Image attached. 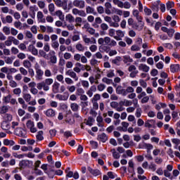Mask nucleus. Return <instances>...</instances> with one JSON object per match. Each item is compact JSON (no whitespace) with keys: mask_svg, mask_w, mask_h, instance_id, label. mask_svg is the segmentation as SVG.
<instances>
[{"mask_svg":"<svg viewBox=\"0 0 180 180\" xmlns=\"http://www.w3.org/2000/svg\"><path fill=\"white\" fill-rule=\"evenodd\" d=\"M98 43L100 44L99 51L101 53H109V51L110 50L109 46L115 47L117 46V42H116L115 39H110L109 37L99 38L98 39Z\"/></svg>","mask_w":180,"mask_h":180,"instance_id":"nucleus-1","label":"nucleus"},{"mask_svg":"<svg viewBox=\"0 0 180 180\" xmlns=\"http://www.w3.org/2000/svg\"><path fill=\"white\" fill-rule=\"evenodd\" d=\"M54 80L51 78H46L44 81L37 83V88L39 91L44 89L45 92L50 91V85H53Z\"/></svg>","mask_w":180,"mask_h":180,"instance_id":"nucleus-2","label":"nucleus"},{"mask_svg":"<svg viewBox=\"0 0 180 180\" xmlns=\"http://www.w3.org/2000/svg\"><path fill=\"white\" fill-rule=\"evenodd\" d=\"M112 3L114 5H117L118 8H124V9H130L131 8V4L129 1L123 3V1L120 0H112Z\"/></svg>","mask_w":180,"mask_h":180,"instance_id":"nucleus-3","label":"nucleus"},{"mask_svg":"<svg viewBox=\"0 0 180 180\" xmlns=\"http://www.w3.org/2000/svg\"><path fill=\"white\" fill-rule=\"evenodd\" d=\"M12 43L15 44V46H19V40L15 38L13 36H8L7 39L4 41V45L7 47H11L12 46Z\"/></svg>","mask_w":180,"mask_h":180,"instance_id":"nucleus-4","label":"nucleus"},{"mask_svg":"<svg viewBox=\"0 0 180 180\" xmlns=\"http://www.w3.org/2000/svg\"><path fill=\"white\" fill-rule=\"evenodd\" d=\"M53 2H55V5H56L58 8H62L63 11H70L67 0H53Z\"/></svg>","mask_w":180,"mask_h":180,"instance_id":"nucleus-5","label":"nucleus"},{"mask_svg":"<svg viewBox=\"0 0 180 180\" xmlns=\"http://www.w3.org/2000/svg\"><path fill=\"white\" fill-rule=\"evenodd\" d=\"M34 70L36 72L35 78L37 81H41L43 79V75H44V72L40 68L39 65L34 66Z\"/></svg>","mask_w":180,"mask_h":180,"instance_id":"nucleus-6","label":"nucleus"},{"mask_svg":"<svg viewBox=\"0 0 180 180\" xmlns=\"http://www.w3.org/2000/svg\"><path fill=\"white\" fill-rule=\"evenodd\" d=\"M110 106L112 109H115L117 112H123V110H124V108H123V105H120L119 103L116 101H112L110 103Z\"/></svg>","mask_w":180,"mask_h":180,"instance_id":"nucleus-7","label":"nucleus"},{"mask_svg":"<svg viewBox=\"0 0 180 180\" xmlns=\"http://www.w3.org/2000/svg\"><path fill=\"white\" fill-rule=\"evenodd\" d=\"M73 6L79 8V9H84L85 8V1L84 0H74L72 3Z\"/></svg>","mask_w":180,"mask_h":180,"instance_id":"nucleus-8","label":"nucleus"},{"mask_svg":"<svg viewBox=\"0 0 180 180\" xmlns=\"http://www.w3.org/2000/svg\"><path fill=\"white\" fill-rule=\"evenodd\" d=\"M116 35L114 37V39L117 41L122 40L124 37V32L122 30H117L115 31Z\"/></svg>","mask_w":180,"mask_h":180,"instance_id":"nucleus-9","label":"nucleus"},{"mask_svg":"<svg viewBox=\"0 0 180 180\" xmlns=\"http://www.w3.org/2000/svg\"><path fill=\"white\" fill-rule=\"evenodd\" d=\"M49 54L50 63L51 64H57V56H56V51H51Z\"/></svg>","mask_w":180,"mask_h":180,"instance_id":"nucleus-10","label":"nucleus"},{"mask_svg":"<svg viewBox=\"0 0 180 180\" xmlns=\"http://www.w3.org/2000/svg\"><path fill=\"white\" fill-rule=\"evenodd\" d=\"M15 134L19 137H25V136H26V130L22 127H18L15 129Z\"/></svg>","mask_w":180,"mask_h":180,"instance_id":"nucleus-11","label":"nucleus"},{"mask_svg":"<svg viewBox=\"0 0 180 180\" xmlns=\"http://www.w3.org/2000/svg\"><path fill=\"white\" fill-rule=\"evenodd\" d=\"M72 13L73 15H79V16H82V18H85L86 16V13H85L83 10H79L78 8H73L72 10Z\"/></svg>","mask_w":180,"mask_h":180,"instance_id":"nucleus-12","label":"nucleus"},{"mask_svg":"<svg viewBox=\"0 0 180 180\" xmlns=\"http://www.w3.org/2000/svg\"><path fill=\"white\" fill-rule=\"evenodd\" d=\"M33 164L32 161L22 160L19 163V167L22 168H26V167H30Z\"/></svg>","mask_w":180,"mask_h":180,"instance_id":"nucleus-13","label":"nucleus"},{"mask_svg":"<svg viewBox=\"0 0 180 180\" xmlns=\"http://www.w3.org/2000/svg\"><path fill=\"white\" fill-rule=\"evenodd\" d=\"M37 18L39 23H46V18H44V14H43V12L38 11Z\"/></svg>","mask_w":180,"mask_h":180,"instance_id":"nucleus-14","label":"nucleus"},{"mask_svg":"<svg viewBox=\"0 0 180 180\" xmlns=\"http://www.w3.org/2000/svg\"><path fill=\"white\" fill-rule=\"evenodd\" d=\"M65 75H68L69 77L75 79V81H78V76H77V73L74 72L72 70H68L65 72Z\"/></svg>","mask_w":180,"mask_h":180,"instance_id":"nucleus-15","label":"nucleus"},{"mask_svg":"<svg viewBox=\"0 0 180 180\" xmlns=\"http://www.w3.org/2000/svg\"><path fill=\"white\" fill-rule=\"evenodd\" d=\"M1 153H3L4 158H11V153L8 152V148L6 146H2L0 149Z\"/></svg>","mask_w":180,"mask_h":180,"instance_id":"nucleus-16","label":"nucleus"},{"mask_svg":"<svg viewBox=\"0 0 180 180\" xmlns=\"http://www.w3.org/2000/svg\"><path fill=\"white\" fill-rule=\"evenodd\" d=\"M116 93L118 95H122V96H126V89L123 88L122 86H118L116 89Z\"/></svg>","mask_w":180,"mask_h":180,"instance_id":"nucleus-17","label":"nucleus"},{"mask_svg":"<svg viewBox=\"0 0 180 180\" xmlns=\"http://www.w3.org/2000/svg\"><path fill=\"white\" fill-rule=\"evenodd\" d=\"M98 140L102 143H106V141H108V135L105 133H102L98 136Z\"/></svg>","mask_w":180,"mask_h":180,"instance_id":"nucleus-18","label":"nucleus"},{"mask_svg":"<svg viewBox=\"0 0 180 180\" xmlns=\"http://www.w3.org/2000/svg\"><path fill=\"white\" fill-rule=\"evenodd\" d=\"M4 146H9V147H13L15 146V142L13 140H9L8 139H4L3 141Z\"/></svg>","mask_w":180,"mask_h":180,"instance_id":"nucleus-19","label":"nucleus"},{"mask_svg":"<svg viewBox=\"0 0 180 180\" xmlns=\"http://www.w3.org/2000/svg\"><path fill=\"white\" fill-rule=\"evenodd\" d=\"M132 27L134 29H135V30H139V32L141 31L143 27H144V22H139V24L136 23L134 24V25L132 26Z\"/></svg>","mask_w":180,"mask_h":180,"instance_id":"nucleus-20","label":"nucleus"},{"mask_svg":"<svg viewBox=\"0 0 180 180\" xmlns=\"http://www.w3.org/2000/svg\"><path fill=\"white\" fill-rule=\"evenodd\" d=\"M52 91L53 94H58V91H60V83L57 82H54L52 86Z\"/></svg>","mask_w":180,"mask_h":180,"instance_id":"nucleus-21","label":"nucleus"},{"mask_svg":"<svg viewBox=\"0 0 180 180\" xmlns=\"http://www.w3.org/2000/svg\"><path fill=\"white\" fill-rule=\"evenodd\" d=\"M75 27H81L82 26V18L76 17L75 19Z\"/></svg>","mask_w":180,"mask_h":180,"instance_id":"nucleus-22","label":"nucleus"},{"mask_svg":"<svg viewBox=\"0 0 180 180\" xmlns=\"http://www.w3.org/2000/svg\"><path fill=\"white\" fill-rule=\"evenodd\" d=\"M1 11L2 13H10V15H12L13 13V10L9 9V7L6 6L1 7Z\"/></svg>","mask_w":180,"mask_h":180,"instance_id":"nucleus-23","label":"nucleus"},{"mask_svg":"<svg viewBox=\"0 0 180 180\" xmlns=\"http://www.w3.org/2000/svg\"><path fill=\"white\" fill-rule=\"evenodd\" d=\"M45 115L48 117H54V116H56V111L51 108H49L45 112Z\"/></svg>","mask_w":180,"mask_h":180,"instance_id":"nucleus-24","label":"nucleus"},{"mask_svg":"<svg viewBox=\"0 0 180 180\" xmlns=\"http://www.w3.org/2000/svg\"><path fill=\"white\" fill-rule=\"evenodd\" d=\"M55 16H58V18L60 19V20H64L65 19V17L64 16V14L63 13V11L61 10H58L55 12L54 14Z\"/></svg>","mask_w":180,"mask_h":180,"instance_id":"nucleus-25","label":"nucleus"},{"mask_svg":"<svg viewBox=\"0 0 180 180\" xmlns=\"http://www.w3.org/2000/svg\"><path fill=\"white\" fill-rule=\"evenodd\" d=\"M88 171L90 172V174H93L94 176H98V175H101V171H99V169H93L89 167Z\"/></svg>","mask_w":180,"mask_h":180,"instance_id":"nucleus-26","label":"nucleus"},{"mask_svg":"<svg viewBox=\"0 0 180 180\" xmlns=\"http://www.w3.org/2000/svg\"><path fill=\"white\" fill-rule=\"evenodd\" d=\"M1 127L3 130H9L11 129V124L6 121H3Z\"/></svg>","mask_w":180,"mask_h":180,"instance_id":"nucleus-27","label":"nucleus"},{"mask_svg":"<svg viewBox=\"0 0 180 180\" xmlns=\"http://www.w3.org/2000/svg\"><path fill=\"white\" fill-rule=\"evenodd\" d=\"M170 71L171 72L175 73L179 71V65L173 64L170 65Z\"/></svg>","mask_w":180,"mask_h":180,"instance_id":"nucleus-28","label":"nucleus"},{"mask_svg":"<svg viewBox=\"0 0 180 180\" xmlns=\"http://www.w3.org/2000/svg\"><path fill=\"white\" fill-rule=\"evenodd\" d=\"M75 49L76 50H77V51H80L82 53H84L85 51V46L84 45H82V44L81 43H77L75 45Z\"/></svg>","mask_w":180,"mask_h":180,"instance_id":"nucleus-29","label":"nucleus"},{"mask_svg":"<svg viewBox=\"0 0 180 180\" xmlns=\"http://www.w3.org/2000/svg\"><path fill=\"white\" fill-rule=\"evenodd\" d=\"M139 70L143 71V72H148V71H150V67L147 66V65L140 64Z\"/></svg>","mask_w":180,"mask_h":180,"instance_id":"nucleus-30","label":"nucleus"},{"mask_svg":"<svg viewBox=\"0 0 180 180\" xmlns=\"http://www.w3.org/2000/svg\"><path fill=\"white\" fill-rule=\"evenodd\" d=\"M83 39V41H84L85 44H89V43H91V44H92V43H96V40L94 39V41H92L91 40V38H88V37L86 35H84L82 37Z\"/></svg>","mask_w":180,"mask_h":180,"instance_id":"nucleus-31","label":"nucleus"},{"mask_svg":"<svg viewBox=\"0 0 180 180\" xmlns=\"http://www.w3.org/2000/svg\"><path fill=\"white\" fill-rule=\"evenodd\" d=\"M122 62V57L117 56L114 59L112 60V64H115V65H120V63Z\"/></svg>","mask_w":180,"mask_h":180,"instance_id":"nucleus-32","label":"nucleus"},{"mask_svg":"<svg viewBox=\"0 0 180 180\" xmlns=\"http://www.w3.org/2000/svg\"><path fill=\"white\" fill-rule=\"evenodd\" d=\"M111 153L112 154V157L113 158H115V160H119V158H120V154H119V153H117L116 151V149L112 148L111 149Z\"/></svg>","mask_w":180,"mask_h":180,"instance_id":"nucleus-33","label":"nucleus"},{"mask_svg":"<svg viewBox=\"0 0 180 180\" xmlns=\"http://www.w3.org/2000/svg\"><path fill=\"white\" fill-rule=\"evenodd\" d=\"M86 13H93V15H96V12H95V8H92L90 6L86 7Z\"/></svg>","mask_w":180,"mask_h":180,"instance_id":"nucleus-34","label":"nucleus"},{"mask_svg":"<svg viewBox=\"0 0 180 180\" xmlns=\"http://www.w3.org/2000/svg\"><path fill=\"white\" fill-rule=\"evenodd\" d=\"M44 132L43 131H39L37 132V134L36 136V139L37 140H38L39 141H41L44 139V137L43 136Z\"/></svg>","mask_w":180,"mask_h":180,"instance_id":"nucleus-35","label":"nucleus"},{"mask_svg":"<svg viewBox=\"0 0 180 180\" xmlns=\"http://www.w3.org/2000/svg\"><path fill=\"white\" fill-rule=\"evenodd\" d=\"M39 54L40 57H43V58H45V60H49V56L46 53V51L40 49L39 51Z\"/></svg>","mask_w":180,"mask_h":180,"instance_id":"nucleus-36","label":"nucleus"},{"mask_svg":"<svg viewBox=\"0 0 180 180\" xmlns=\"http://www.w3.org/2000/svg\"><path fill=\"white\" fill-rule=\"evenodd\" d=\"M2 32L3 33H4V34H6V36H9V34H11V27H8V26H4L2 29Z\"/></svg>","mask_w":180,"mask_h":180,"instance_id":"nucleus-37","label":"nucleus"},{"mask_svg":"<svg viewBox=\"0 0 180 180\" xmlns=\"http://www.w3.org/2000/svg\"><path fill=\"white\" fill-rule=\"evenodd\" d=\"M22 98H24V101H25V102H30V101H32V95H30V94H24L22 96Z\"/></svg>","mask_w":180,"mask_h":180,"instance_id":"nucleus-38","label":"nucleus"},{"mask_svg":"<svg viewBox=\"0 0 180 180\" xmlns=\"http://www.w3.org/2000/svg\"><path fill=\"white\" fill-rule=\"evenodd\" d=\"M30 47L31 49L30 51L33 56H37L39 54V51L37 49H36V47H34L33 45H30Z\"/></svg>","mask_w":180,"mask_h":180,"instance_id":"nucleus-39","label":"nucleus"},{"mask_svg":"<svg viewBox=\"0 0 180 180\" xmlns=\"http://www.w3.org/2000/svg\"><path fill=\"white\" fill-rule=\"evenodd\" d=\"M4 122H11L12 121V115L11 114H4L3 116Z\"/></svg>","mask_w":180,"mask_h":180,"instance_id":"nucleus-40","label":"nucleus"},{"mask_svg":"<svg viewBox=\"0 0 180 180\" xmlns=\"http://www.w3.org/2000/svg\"><path fill=\"white\" fill-rule=\"evenodd\" d=\"M123 58L124 64H127V63H133V58H130V56H123Z\"/></svg>","mask_w":180,"mask_h":180,"instance_id":"nucleus-41","label":"nucleus"},{"mask_svg":"<svg viewBox=\"0 0 180 180\" xmlns=\"http://www.w3.org/2000/svg\"><path fill=\"white\" fill-rule=\"evenodd\" d=\"M9 110V108L6 105H4L0 109V114L1 115H6V112Z\"/></svg>","mask_w":180,"mask_h":180,"instance_id":"nucleus-42","label":"nucleus"},{"mask_svg":"<svg viewBox=\"0 0 180 180\" xmlns=\"http://www.w3.org/2000/svg\"><path fill=\"white\" fill-rule=\"evenodd\" d=\"M70 108L73 112H78V109H79V105L78 104L73 103L70 105Z\"/></svg>","mask_w":180,"mask_h":180,"instance_id":"nucleus-43","label":"nucleus"},{"mask_svg":"<svg viewBox=\"0 0 180 180\" xmlns=\"http://www.w3.org/2000/svg\"><path fill=\"white\" fill-rule=\"evenodd\" d=\"M4 62L6 64H12L13 63V58L9 56L4 57Z\"/></svg>","mask_w":180,"mask_h":180,"instance_id":"nucleus-44","label":"nucleus"},{"mask_svg":"<svg viewBox=\"0 0 180 180\" xmlns=\"http://www.w3.org/2000/svg\"><path fill=\"white\" fill-rule=\"evenodd\" d=\"M22 65L25 67V68H30L32 67V63L27 60H25L22 62Z\"/></svg>","mask_w":180,"mask_h":180,"instance_id":"nucleus-45","label":"nucleus"},{"mask_svg":"<svg viewBox=\"0 0 180 180\" xmlns=\"http://www.w3.org/2000/svg\"><path fill=\"white\" fill-rule=\"evenodd\" d=\"M65 19L66 20L69 22V23H72V22H74L75 19H74V16H72V15L71 14H68L65 16Z\"/></svg>","mask_w":180,"mask_h":180,"instance_id":"nucleus-46","label":"nucleus"},{"mask_svg":"<svg viewBox=\"0 0 180 180\" xmlns=\"http://www.w3.org/2000/svg\"><path fill=\"white\" fill-rule=\"evenodd\" d=\"M141 113H143V110H141V108H136V112H135L136 117H137L138 119H139V117H141Z\"/></svg>","mask_w":180,"mask_h":180,"instance_id":"nucleus-47","label":"nucleus"},{"mask_svg":"<svg viewBox=\"0 0 180 180\" xmlns=\"http://www.w3.org/2000/svg\"><path fill=\"white\" fill-rule=\"evenodd\" d=\"M148 169L150 171H153L154 172L157 169V165H155L154 162H150L148 166Z\"/></svg>","mask_w":180,"mask_h":180,"instance_id":"nucleus-48","label":"nucleus"},{"mask_svg":"<svg viewBox=\"0 0 180 180\" xmlns=\"http://www.w3.org/2000/svg\"><path fill=\"white\" fill-rule=\"evenodd\" d=\"M19 71L20 72V75H24V77H26V75H27V74H28L27 70H26L23 67L20 68Z\"/></svg>","mask_w":180,"mask_h":180,"instance_id":"nucleus-49","label":"nucleus"},{"mask_svg":"<svg viewBox=\"0 0 180 180\" xmlns=\"http://www.w3.org/2000/svg\"><path fill=\"white\" fill-rule=\"evenodd\" d=\"M11 98L12 96L11 94H8V96L3 98V102H4V103H9L11 102Z\"/></svg>","mask_w":180,"mask_h":180,"instance_id":"nucleus-50","label":"nucleus"},{"mask_svg":"<svg viewBox=\"0 0 180 180\" xmlns=\"http://www.w3.org/2000/svg\"><path fill=\"white\" fill-rule=\"evenodd\" d=\"M48 8L50 13H52L56 11V6H54V4L53 3L49 4Z\"/></svg>","mask_w":180,"mask_h":180,"instance_id":"nucleus-51","label":"nucleus"},{"mask_svg":"<svg viewBox=\"0 0 180 180\" xmlns=\"http://www.w3.org/2000/svg\"><path fill=\"white\" fill-rule=\"evenodd\" d=\"M98 101H101V94H96L94 97L91 98V101L98 102Z\"/></svg>","mask_w":180,"mask_h":180,"instance_id":"nucleus-52","label":"nucleus"},{"mask_svg":"<svg viewBox=\"0 0 180 180\" xmlns=\"http://www.w3.org/2000/svg\"><path fill=\"white\" fill-rule=\"evenodd\" d=\"M102 82L105 84H107V85H110L113 82V80L112 79H108L107 77H103L102 79Z\"/></svg>","mask_w":180,"mask_h":180,"instance_id":"nucleus-53","label":"nucleus"},{"mask_svg":"<svg viewBox=\"0 0 180 180\" xmlns=\"http://www.w3.org/2000/svg\"><path fill=\"white\" fill-rule=\"evenodd\" d=\"M76 94L78 96H80L81 95H84V94H85V90H84L82 88H77Z\"/></svg>","mask_w":180,"mask_h":180,"instance_id":"nucleus-54","label":"nucleus"},{"mask_svg":"<svg viewBox=\"0 0 180 180\" xmlns=\"http://www.w3.org/2000/svg\"><path fill=\"white\" fill-rule=\"evenodd\" d=\"M14 95H17L18 96H20L22 94V89L20 88H15L13 91Z\"/></svg>","mask_w":180,"mask_h":180,"instance_id":"nucleus-55","label":"nucleus"},{"mask_svg":"<svg viewBox=\"0 0 180 180\" xmlns=\"http://www.w3.org/2000/svg\"><path fill=\"white\" fill-rule=\"evenodd\" d=\"M116 34V30H115V29H110L108 30V34L110 37H113V39H115V37L116 35H115Z\"/></svg>","mask_w":180,"mask_h":180,"instance_id":"nucleus-56","label":"nucleus"},{"mask_svg":"<svg viewBox=\"0 0 180 180\" xmlns=\"http://www.w3.org/2000/svg\"><path fill=\"white\" fill-rule=\"evenodd\" d=\"M140 46L137 44H134L131 46V51H140Z\"/></svg>","mask_w":180,"mask_h":180,"instance_id":"nucleus-57","label":"nucleus"},{"mask_svg":"<svg viewBox=\"0 0 180 180\" xmlns=\"http://www.w3.org/2000/svg\"><path fill=\"white\" fill-rule=\"evenodd\" d=\"M44 75L47 78H50V77H51V75H53V74L51 73V70H50V69H46L44 71Z\"/></svg>","mask_w":180,"mask_h":180,"instance_id":"nucleus-58","label":"nucleus"},{"mask_svg":"<svg viewBox=\"0 0 180 180\" xmlns=\"http://www.w3.org/2000/svg\"><path fill=\"white\" fill-rule=\"evenodd\" d=\"M11 51L12 54H13L14 56H16V54H18L19 53V49L15 46H13L11 47Z\"/></svg>","mask_w":180,"mask_h":180,"instance_id":"nucleus-59","label":"nucleus"},{"mask_svg":"<svg viewBox=\"0 0 180 180\" xmlns=\"http://www.w3.org/2000/svg\"><path fill=\"white\" fill-rule=\"evenodd\" d=\"M105 88H106V86L103 84H100L97 86V89L100 92H102V91H105Z\"/></svg>","mask_w":180,"mask_h":180,"instance_id":"nucleus-60","label":"nucleus"},{"mask_svg":"<svg viewBox=\"0 0 180 180\" xmlns=\"http://www.w3.org/2000/svg\"><path fill=\"white\" fill-rule=\"evenodd\" d=\"M121 125L122 126V128L124 129V131H127V127H129V122H122L121 123Z\"/></svg>","mask_w":180,"mask_h":180,"instance_id":"nucleus-61","label":"nucleus"},{"mask_svg":"<svg viewBox=\"0 0 180 180\" xmlns=\"http://www.w3.org/2000/svg\"><path fill=\"white\" fill-rule=\"evenodd\" d=\"M17 57L19 60H25V58H26V54L24 53H18Z\"/></svg>","mask_w":180,"mask_h":180,"instance_id":"nucleus-62","label":"nucleus"},{"mask_svg":"<svg viewBox=\"0 0 180 180\" xmlns=\"http://www.w3.org/2000/svg\"><path fill=\"white\" fill-rule=\"evenodd\" d=\"M9 86L11 88H16V86H18V83L15 80H11L9 82Z\"/></svg>","mask_w":180,"mask_h":180,"instance_id":"nucleus-63","label":"nucleus"},{"mask_svg":"<svg viewBox=\"0 0 180 180\" xmlns=\"http://www.w3.org/2000/svg\"><path fill=\"white\" fill-rule=\"evenodd\" d=\"M56 98H57L58 101H67V98L61 94H57Z\"/></svg>","mask_w":180,"mask_h":180,"instance_id":"nucleus-64","label":"nucleus"}]
</instances>
